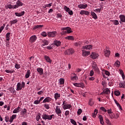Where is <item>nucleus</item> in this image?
Returning <instances> with one entry per match:
<instances>
[{
  "label": "nucleus",
  "instance_id": "nucleus-11",
  "mask_svg": "<svg viewBox=\"0 0 125 125\" xmlns=\"http://www.w3.org/2000/svg\"><path fill=\"white\" fill-rule=\"evenodd\" d=\"M62 108L64 110H67V109H71V108H72V104H66L63 105Z\"/></svg>",
  "mask_w": 125,
  "mask_h": 125
},
{
  "label": "nucleus",
  "instance_id": "nucleus-51",
  "mask_svg": "<svg viewBox=\"0 0 125 125\" xmlns=\"http://www.w3.org/2000/svg\"><path fill=\"white\" fill-rule=\"evenodd\" d=\"M63 9L66 11V12H68L69 11H70V8L67 7L66 6H64L63 7Z\"/></svg>",
  "mask_w": 125,
  "mask_h": 125
},
{
  "label": "nucleus",
  "instance_id": "nucleus-10",
  "mask_svg": "<svg viewBox=\"0 0 125 125\" xmlns=\"http://www.w3.org/2000/svg\"><path fill=\"white\" fill-rule=\"evenodd\" d=\"M92 67L95 72H96V73L99 72V68H98V66H97V65H96V63H94Z\"/></svg>",
  "mask_w": 125,
  "mask_h": 125
},
{
  "label": "nucleus",
  "instance_id": "nucleus-24",
  "mask_svg": "<svg viewBox=\"0 0 125 125\" xmlns=\"http://www.w3.org/2000/svg\"><path fill=\"white\" fill-rule=\"evenodd\" d=\"M44 59L46 60V61L47 62H48V63H51L52 62V61L50 59V58H49V57L46 56V55H45L44 56Z\"/></svg>",
  "mask_w": 125,
  "mask_h": 125
},
{
  "label": "nucleus",
  "instance_id": "nucleus-34",
  "mask_svg": "<svg viewBox=\"0 0 125 125\" xmlns=\"http://www.w3.org/2000/svg\"><path fill=\"white\" fill-rule=\"evenodd\" d=\"M74 75H75V76L73 77H71V81L75 82V81H77L78 80V76H77V75H76V74H74Z\"/></svg>",
  "mask_w": 125,
  "mask_h": 125
},
{
  "label": "nucleus",
  "instance_id": "nucleus-49",
  "mask_svg": "<svg viewBox=\"0 0 125 125\" xmlns=\"http://www.w3.org/2000/svg\"><path fill=\"white\" fill-rule=\"evenodd\" d=\"M88 104L90 106H92L93 105V104H94V103H93V102L92 101V99H90L89 100V103Z\"/></svg>",
  "mask_w": 125,
  "mask_h": 125
},
{
  "label": "nucleus",
  "instance_id": "nucleus-20",
  "mask_svg": "<svg viewBox=\"0 0 125 125\" xmlns=\"http://www.w3.org/2000/svg\"><path fill=\"white\" fill-rule=\"evenodd\" d=\"M60 97H61V95L60 93L57 92L54 94V98L56 101L57 100V99H59Z\"/></svg>",
  "mask_w": 125,
  "mask_h": 125
},
{
  "label": "nucleus",
  "instance_id": "nucleus-1",
  "mask_svg": "<svg viewBox=\"0 0 125 125\" xmlns=\"http://www.w3.org/2000/svg\"><path fill=\"white\" fill-rule=\"evenodd\" d=\"M54 114H52L50 115H48L45 113H43V115H42V117L43 120H48V121H51L53 119H54Z\"/></svg>",
  "mask_w": 125,
  "mask_h": 125
},
{
  "label": "nucleus",
  "instance_id": "nucleus-17",
  "mask_svg": "<svg viewBox=\"0 0 125 125\" xmlns=\"http://www.w3.org/2000/svg\"><path fill=\"white\" fill-rule=\"evenodd\" d=\"M20 109H21V107L18 106L13 111V113L17 114V113H19V112H20Z\"/></svg>",
  "mask_w": 125,
  "mask_h": 125
},
{
  "label": "nucleus",
  "instance_id": "nucleus-14",
  "mask_svg": "<svg viewBox=\"0 0 125 125\" xmlns=\"http://www.w3.org/2000/svg\"><path fill=\"white\" fill-rule=\"evenodd\" d=\"M83 51V54L82 55L83 56H87L90 54V52L89 51H85L84 50H82Z\"/></svg>",
  "mask_w": 125,
  "mask_h": 125
},
{
  "label": "nucleus",
  "instance_id": "nucleus-63",
  "mask_svg": "<svg viewBox=\"0 0 125 125\" xmlns=\"http://www.w3.org/2000/svg\"><path fill=\"white\" fill-rule=\"evenodd\" d=\"M65 116H68V115H70V111L69 110H66L65 112Z\"/></svg>",
  "mask_w": 125,
  "mask_h": 125
},
{
  "label": "nucleus",
  "instance_id": "nucleus-15",
  "mask_svg": "<svg viewBox=\"0 0 125 125\" xmlns=\"http://www.w3.org/2000/svg\"><path fill=\"white\" fill-rule=\"evenodd\" d=\"M15 14L18 17H21V16H23L25 14V11H22L21 13L16 12Z\"/></svg>",
  "mask_w": 125,
  "mask_h": 125
},
{
  "label": "nucleus",
  "instance_id": "nucleus-21",
  "mask_svg": "<svg viewBox=\"0 0 125 125\" xmlns=\"http://www.w3.org/2000/svg\"><path fill=\"white\" fill-rule=\"evenodd\" d=\"M83 49H92V45H88L86 46H83L82 47Z\"/></svg>",
  "mask_w": 125,
  "mask_h": 125
},
{
  "label": "nucleus",
  "instance_id": "nucleus-26",
  "mask_svg": "<svg viewBox=\"0 0 125 125\" xmlns=\"http://www.w3.org/2000/svg\"><path fill=\"white\" fill-rule=\"evenodd\" d=\"M91 57L92 59H96L98 57V55L96 53H92Z\"/></svg>",
  "mask_w": 125,
  "mask_h": 125
},
{
  "label": "nucleus",
  "instance_id": "nucleus-44",
  "mask_svg": "<svg viewBox=\"0 0 125 125\" xmlns=\"http://www.w3.org/2000/svg\"><path fill=\"white\" fill-rule=\"evenodd\" d=\"M114 65L116 66V67H120V65H121V62H120L119 61H116V62H115Z\"/></svg>",
  "mask_w": 125,
  "mask_h": 125
},
{
  "label": "nucleus",
  "instance_id": "nucleus-33",
  "mask_svg": "<svg viewBox=\"0 0 125 125\" xmlns=\"http://www.w3.org/2000/svg\"><path fill=\"white\" fill-rule=\"evenodd\" d=\"M16 118V115L14 114L10 118V120H9V122L10 123H13V120H14V119Z\"/></svg>",
  "mask_w": 125,
  "mask_h": 125
},
{
  "label": "nucleus",
  "instance_id": "nucleus-32",
  "mask_svg": "<svg viewBox=\"0 0 125 125\" xmlns=\"http://www.w3.org/2000/svg\"><path fill=\"white\" fill-rule=\"evenodd\" d=\"M9 90L10 91L11 93H16V90H15V89H14V87H10L9 88Z\"/></svg>",
  "mask_w": 125,
  "mask_h": 125
},
{
  "label": "nucleus",
  "instance_id": "nucleus-25",
  "mask_svg": "<svg viewBox=\"0 0 125 125\" xmlns=\"http://www.w3.org/2000/svg\"><path fill=\"white\" fill-rule=\"evenodd\" d=\"M103 92L104 94H110V93H111V91H110L109 88H106L103 90Z\"/></svg>",
  "mask_w": 125,
  "mask_h": 125
},
{
  "label": "nucleus",
  "instance_id": "nucleus-18",
  "mask_svg": "<svg viewBox=\"0 0 125 125\" xmlns=\"http://www.w3.org/2000/svg\"><path fill=\"white\" fill-rule=\"evenodd\" d=\"M80 14L81 15H83V14H85V15H89V12L85 10H81Z\"/></svg>",
  "mask_w": 125,
  "mask_h": 125
},
{
  "label": "nucleus",
  "instance_id": "nucleus-28",
  "mask_svg": "<svg viewBox=\"0 0 125 125\" xmlns=\"http://www.w3.org/2000/svg\"><path fill=\"white\" fill-rule=\"evenodd\" d=\"M42 46H44L45 45H48V41L46 40H42Z\"/></svg>",
  "mask_w": 125,
  "mask_h": 125
},
{
  "label": "nucleus",
  "instance_id": "nucleus-59",
  "mask_svg": "<svg viewBox=\"0 0 125 125\" xmlns=\"http://www.w3.org/2000/svg\"><path fill=\"white\" fill-rule=\"evenodd\" d=\"M5 72H6V73H8V74H12V73L14 72V70H5Z\"/></svg>",
  "mask_w": 125,
  "mask_h": 125
},
{
  "label": "nucleus",
  "instance_id": "nucleus-52",
  "mask_svg": "<svg viewBox=\"0 0 125 125\" xmlns=\"http://www.w3.org/2000/svg\"><path fill=\"white\" fill-rule=\"evenodd\" d=\"M104 73L105 74V75H106V76H110V73L109 71H107V70H104Z\"/></svg>",
  "mask_w": 125,
  "mask_h": 125
},
{
  "label": "nucleus",
  "instance_id": "nucleus-19",
  "mask_svg": "<svg viewBox=\"0 0 125 125\" xmlns=\"http://www.w3.org/2000/svg\"><path fill=\"white\" fill-rule=\"evenodd\" d=\"M22 89V86L21 85V83H18L17 85V91H19V90H21Z\"/></svg>",
  "mask_w": 125,
  "mask_h": 125
},
{
  "label": "nucleus",
  "instance_id": "nucleus-50",
  "mask_svg": "<svg viewBox=\"0 0 125 125\" xmlns=\"http://www.w3.org/2000/svg\"><path fill=\"white\" fill-rule=\"evenodd\" d=\"M43 106L45 108V109H47V110H48L49 109V105L47 104H44Z\"/></svg>",
  "mask_w": 125,
  "mask_h": 125
},
{
  "label": "nucleus",
  "instance_id": "nucleus-47",
  "mask_svg": "<svg viewBox=\"0 0 125 125\" xmlns=\"http://www.w3.org/2000/svg\"><path fill=\"white\" fill-rule=\"evenodd\" d=\"M14 5H12L11 4H8L7 5V7H8V8H9V9H15V8H14Z\"/></svg>",
  "mask_w": 125,
  "mask_h": 125
},
{
  "label": "nucleus",
  "instance_id": "nucleus-41",
  "mask_svg": "<svg viewBox=\"0 0 125 125\" xmlns=\"http://www.w3.org/2000/svg\"><path fill=\"white\" fill-rule=\"evenodd\" d=\"M59 83H60V84H64V83H65V80H64V79L63 78H61L59 80Z\"/></svg>",
  "mask_w": 125,
  "mask_h": 125
},
{
  "label": "nucleus",
  "instance_id": "nucleus-58",
  "mask_svg": "<svg viewBox=\"0 0 125 125\" xmlns=\"http://www.w3.org/2000/svg\"><path fill=\"white\" fill-rule=\"evenodd\" d=\"M82 113H83V110H82L81 108H79L77 111L78 115H80L82 114Z\"/></svg>",
  "mask_w": 125,
  "mask_h": 125
},
{
  "label": "nucleus",
  "instance_id": "nucleus-4",
  "mask_svg": "<svg viewBox=\"0 0 125 125\" xmlns=\"http://www.w3.org/2000/svg\"><path fill=\"white\" fill-rule=\"evenodd\" d=\"M38 38L37 37V36L36 35H33L32 36L30 39H29V42L30 43H34L36 41Z\"/></svg>",
  "mask_w": 125,
  "mask_h": 125
},
{
  "label": "nucleus",
  "instance_id": "nucleus-64",
  "mask_svg": "<svg viewBox=\"0 0 125 125\" xmlns=\"http://www.w3.org/2000/svg\"><path fill=\"white\" fill-rule=\"evenodd\" d=\"M90 77H92V76H93V75H94V71H93V70H91L90 71Z\"/></svg>",
  "mask_w": 125,
  "mask_h": 125
},
{
  "label": "nucleus",
  "instance_id": "nucleus-31",
  "mask_svg": "<svg viewBox=\"0 0 125 125\" xmlns=\"http://www.w3.org/2000/svg\"><path fill=\"white\" fill-rule=\"evenodd\" d=\"M110 53H111V51H110V50H104V56H105L106 57H108L109 55H110Z\"/></svg>",
  "mask_w": 125,
  "mask_h": 125
},
{
  "label": "nucleus",
  "instance_id": "nucleus-56",
  "mask_svg": "<svg viewBox=\"0 0 125 125\" xmlns=\"http://www.w3.org/2000/svg\"><path fill=\"white\" fill-rule=\"evenodd\" d=\"M5 121L6 123H8V122H9L10 120H9V116H6L5 117Z\"/></svg>",
  "mask_w": 125,
  "mask_h": 125
},
{
  "label": "nucleus",
  "instance_id": "nucleus-46",
  "mask_svg": "<svg viewBox=\"0 0 125 125\" xmlns=\"http://www.w3.org/2000/svg\"><path fill=\"white\" fill-rule=\"evenodd\" d=\"M26 113H27V109L26 108H24L22 110H21V114L22 116H24Z\"/></svg>",
  "mask_w": 125,
  "mask_h": 125
},
{
  "label": "nucleus",
  "instance_id": "nucleus-45",
  "mask_svg": "<svg viewBox=\"0 0 125 125\" xmlns=\"http://www.w3.org/2000/svg\"><path fill=\"white\" fill-rule=\"evenodd\" d=\"M114 94L116 96H120L121 95V92L119 90H116L114 91Z\"/></svg>",
  "mask_w": 125,
  "mask_h": 125
},
{
  "label": "nucleus",
  "instance_id": "nucleus-13",
  "mask_svg": "<svg viewBox=\"0 0 125 125\" xmlns=\"http://www.w3.org/2000/svg\"><path fill=\"white\" fill-rule=\"evenodd\" d=\"M37 71L41 76L43 75V69H42V67L37 68Z\"/></svg>",
  "mask_w": 125,
  "mask_h": 125
},
{
  "label": "nucleus",
  "instance_id": "nucleus-62",
  "mask_svg": "<svg viewBox=\"0 0 125 125\" xmlns=\"http://www.w3.org/2000/svg\"><path fill=\"white\" fill-rule=\"evenodd\" d=\"M100 109L102 110V111L105 112V113H106V112H107V110L106 109H105V107H101L100 108Z\"/></svg>",
  "mask_w": 125,
  "mask_h": 125
},
{
  "label": "nucleus",
  "instance_id": "nucleus-37",
  "mask_svg": "<svg viewBox=\"0 0 125 125\" xmlns=\"http://www.w3.org/2000/svg\"><path fill=\"white\" fill-rule=\"evenodd\" d=\"M66 40H68L69 41H74V37L72 36H68L65 38Z\"/></svg>",
  "mask_w": 125,
  "mask_h": 125
},
{
  "label": "nucleus",
  "instance_id": "nucleus-38",
  "mask_svg": "<svg viewBox=\"0 0 125 125\" xmlns=\"http://www.w3.org/2000/svg\"><path fill=\"white\" fill-rule=\"evenodd\" d=\"M42 27H43V25H37L34 27V30H36V29H41Z\"/></svg>",
  "mask_w": 125,
  "mask_h": 125
},
{
  "label": "nucleus",
  "instance_id": "nucleus-8",
  "mask_svg": "<svg viewBox=\"0 0 125 125\" xmlns=\"http://www.w3.org/2000/svg\"><path fill=\"white\" fill-rule=\"evenodd\" d=\"M23 5V3L22 2H21L20 0H18L16 2V4L14 5V8L16 9V8H18V7H19V6H22Z\"/></svg>",
  "mask_w": 125,
  "mask_h": 125
},
{
  "label": "nucleus",
  "instance_id": "nucleus-43",
  "mask_svg": "<svg viewBox=\"0 0 125 125\" xmlns=\"http://www.w3.org/2000/svg\"><path fill=\"white\" fill-rule=\"evenodd\" d=\"M74 45L75 46H81L82 45V42H78L74 43Z\"/></svg>",
  "mask_w": 125,
  "mask_h": 125
},
{
  "label": "nucleus",
  "instance_id": "nucleus-30",
  "mask_svg": "<svg viewBox=\"0 0 125 125\" xmlns=\"http://www.w3.org/2000/svg\"><path fill=\"white\" fill-rule=\"evenodd\" d=\"M110 22H112L115 25H119L120 24L119 21L117 20H110Z\"/></svg>",
  "mask_w": 125,
  "mask_h": 125
},
{
  "label": "nucleus",
  "instance_id": "nucleus-61",
  "mask_svg": "<svg viewBox=\"0 0 125 125\" xmlns=\"http://www.w3.org/2000/svg\"><path fill=\"white\" fill-rule=\"evenodd\" d=\"M4 26L5 25L3 24V25L0 27V33H1L3 29H4Z\"/></svg>",
  "mask_w": 125,
  "mask_h": 125
},
{
  "label": "nucleus",
  "instance_id": "nucleus-42",
  "mask_svg": "<svg viewBox=\"0 0 125 125\" xmlns=\"http://www.w3.org/2000/svg\"><path fill=\"white\" fill-rule=\"evenodd\" d=\"M120 87H123V88H125V82L123 81V82H121L120 83Z\"/></svg>",
  "mask_w": 125,
  "mask_h": 125
},
{
  "label": "nucleus",
  "instance_id": "nucleus-36",
  "mask_svg": "<svg viewBox=\"0 0 125 125\" xmlns=\"http://www.w3.org/2000/svg\"><path fill=\"white\" fill-rule=\"evenodd\" d=\"M97 113H98V110L95 109L94 110V112L92 114V118H96V115H97Z\"/></svg>",
  "mask_w": 125,
  "mask_h": 125
},
{
  "label": "nucleus",
  "instance_id": "nucleus-9",
  "mask_svg": "<svg viewBox=\"0 0 125 125\" xmlns=\"http://www.w3.org/2000/svg\"><path fill=\"white\" fill-rule=\"evenodd\" d=\"M56 35H57V32L56 31L48 32V36L50 37L53 38L56 37Z\"/></svg>",
  "mask_w": 125,
  "mask_h": 125
},
{
  "label": "nucleus",
  "instance_id": "nucleus-54",
  "mask_svg": "<svg viewBox=\"0 0 125 125\" xmlns=\"http://www.w3.org/2000/svg\"><path fill=\"white\" fill-rule=\"evenodd\" d=\"M110 118L111 119H115V114L113 113V112L112 113H111L109 115Z\"/></svg>",
  "mask_w": 125,
  "mask_h": 125
},
{
  "label": "nucleus",
  "instance_id": "nucleus-23",
  "mask_svg": "<svg viewBox=\"0 0 125 125\" xmlns=\"http://www.w3.org/2000/svg\"><path fill=\"white\" fill-rule=\"evenodd\" d=\"M54 44L56 45V46H60V45H61V42L58 40H55Z\"/></svg>",
  "mask_w": 125,
  "mask_h": 125
},
{
  "label": "nucleus",
  "instance_id": "nucleus-27",
  "mask_svg": "<svg viewBox=\"0 0 125 125\" xmlns=\"http://www.w3.org/2000/svg\"><path fill=\"white\" fill-rule=\"evenodd\" d=\"M91 15L92 16V18L95 19V20H96V19L98 18L97 15H96L94 12H91Z\"/></svg>",
  "mask_w": 125,
  "mask_h": 125
},
{
  "label": "nucleus",
  "instance_id": "nucleus-3",
  "mask_svg": "<svg viewBox=\"0 0 125 125\" xmlns=\"http://www.w3.org/2000/svg\"><path fill=\"white\" fill-rule=\"evenodd\" d=\"M55 111L56 114H57V115H58L59 117L61 118L62 117L61 114H62V110H61L60 107H59V106L58 105H56Z\"/></svg>",
  "mask_w": 125,
  "mask_h": 125
},
{
  "label": "nucleus",
  "instance_id": "nucleus-6",
  "mask_svg": "<svg viewBox=\"0 0 125 125\" xmlns=\"http://www.w3.org/2000/svg\"><path fill=\"white\" fill-rule=\"evenodd\" d=\"M120 23V24H123V23H125V15H120L119 16Z\"/></svg>",
  "mask_w": 125,
  "mask_h": 125
},
{
  "label": "nucleus",
  "instance_id": "nucleus-5",
  "mask_svg": "<svg viewBox=\"0 0 125 125\" xmlns=\"http://www.w3.org/2000/svg\"><path fill=\"white\" fill-rule=\"evenodd\" d=\"M74 49L69 48L65 51V54L66 55H70V54H74Z\"/></svg>",
  "mask_w": 125,
  "mask_h": 125
},
{
  "label": "nucleus",
  "instance_id": "nucleus-12",
  "mask_svg": "<svg viewBox=\"0 0 125 125\" xmlns=\"http://www.w3.org/2000/svg\"><path fill=\"white\" fill-rule=\"evenodd\" d=\"M50 101H51V98L49 97H47L43 100L42 103H48L50 102Z\"/></svg>",
  "mask_w": 125,
  "mask_h": 125
},
{
  "label": "nucleus",
  "instance_id": "nucleus-53",
  "mask_svg": "<svg viewBox=\"0 0 125 125\" xmlns=\"http://www.w3.org/2000/svg\"><path fill=\"white\" fill-rule=\"evenodd\" d=\"M70 123H71L72 125H77V122H76V121L73 119H70Z\"/></svg>",
  "mask_w": 125,
  "mask_h": 125
},
{
  "label": "nucleus",
  "instance_id": "nucleus-29",
  "mask_svg": "<svg viewBox=\"0 0 125 125\" xmlns=\"http://www.w3.org/2000/svg\"><path fill=\"white\" fill-rule=\"evenodd\" d=\"M10 33L8 32L6 34V41H7V42H9L10 41Z\"/></svg>",
  "mask_w": 125,
  "mask_h": 125
},
{
  "label": "nucleus",
  "instance_id": "nucleus-57",
  "mask_svg": "<svg viewBox=\"0 0 125 125\" xmlns=\"http://www.w3.org/2000/svg\"><path fill=\"white\" fill-rule=\"evenodd\" d=\"M15 67L16 69H20V68H21V65L20 64L16 63Z\"/></svg>",
  "mask_w": 125,
  "mask_h": 125
},
{
  "label": "nucleus",
  "instance_id": "nucleus-22",
  "mask_svg": "<svg viewBox=\"0 0 125 125\" xmlns=\"http://www.w3.org/2000/svg\"><path fill=\"white\" fill-rule=\"evenodd\" d=\"M30 75H31V71L30 70V69H28L25 75V79H29V78L30 77Z\"/></svg>",
  "mask_w": 125,
  "mask_h": 125
},
{
  "label": "nucleus",
  "instance_id": "nucleus-55",
  "mask_svg": "<svg viewBox=\"0 0 125 125\" xmlns=\"http://www.w3.org/2000/svg\"><path fill=\"white\" fill-rule=\"evenodd\" d=\"M41 35L42 36V37H47V34H46V32H45V31H43L42 32V33H41Z\"/></svg>",
  "mask_w": 125,
  "mask_h": 125
},
{
  "label": "nucleus",
  "instance_id": "nucleus-7",
  "mask_svg": "<svg viewBox=\"0 0 125 125\" xmlns=\"http://www.w3.org/2000/svg\"><path fill=\"white\" fill-rule=\"evenodd\" d=\"M73 85H74L75 86H77V87H82V88H84L85 86H84V84H83V83H73Z\"/></svg>",
  "mask_w": 125,
  "mask_h": 125
},
{
  "label": "nucleus",
  "instance_id": "nucleus-48",
  "mask_svg": "<svg viewBox=\"0 0 125 125\" xmlns=\"http://www.w3.org/2000/svg\"><path fill=\"white\" fill-rule=\"evenodd\" d=\"M17 22H18V21H17V20L11 21L10 23H11V26H12L13 24H16V23H17Z\"/></svg>",
  "mask_w": 125,
  "mask_h": 125
},
{
  "label": "nucleus",
  "instance_id": "nucleus-16",
  "mask_svg": "<svg viewBox=\"0 0 125 125\" xmlns=\"http://www.w3.org/2000/svg\"><path fill=\"white\" fill-rule=\"evenodd\" d=\"M78 7L81 9H85V8L87 7V4H80L78 5Z\"/></svg>",
  "mask_w": 125,
  "mask_h": 125
},
{
  "label": "nucleus",
  "instance_id": "nucleus-35",
  "mask_svg": "<svg viewBox=\"0 0 125 125\" xmlns=\"http://www.w3.org/2000/svg\"><path fill=\"white\" fill-rule=\"evenodd\" d=\"M99 118L100 119V122L101 125H104V121L103 120V117L102 115L99 116Z\"/></svg>",
  "mask_w": 125,
  "mask_h": 125
},
{
  "label": "nucleus",
  "instance_id": "nucleus-39",
  "mask_svg": "<svg viewBox=\"0 0 125 125\" xmlns=\"http://www.w3.org/2000/svg\"><path fill=\"white\" fill-rule=\"evenodd\" d=\"M36 121H37V122H39V121L41 120V113H38L37 114V115L36 116Z\"/></svg>",
  "mask_w": 125,
  "mask_h": 125
},
{
  "label": "nucleus",
  "instance_id": "nucleus-2",
  "mask_svg": "<svg viewBox=\"0 0 125 125\" xmlns=\"http://www.w3.org/2000/svg\"><path fill=\"white\" fill-rule=\"evenodd\" d=\"M62 30L63 31L62 32L63 34H70L71 33H73L72 29L69 27H62Z\"/></svg>",
  "mask_w": 125,
  "mask_h": 125
},
{
  "label": "nucleus",
  "instance_id": "nucleus-60",
  "mask_svg": "<svg viewBox=\"0 0 125 125\" xmlns=\"http://www.w3.org/2000/svg\"><path fill=\"white\" fill-rule=\"evenodd\" d=\"M40 103H41V102L38 100H37L34 102V104H35V105H38V104H40Z\"/></svg>",
  "mask_w": 125,
  "mask_h": 125
},
{
  "label": "nucleus",
  "instance_id": "nucleus-40",
  "mask_svg": "<svg viewBox=\"0 0 125 125\" xmlns=\"http://www.w3.org/2000/svg\"><path fill=\"white\" fill-rule=\"evenodd\" d=\"M115 103L116 104L117 107L119 108L120 109H122V106H121V104L118 102V101L116 100H114Z\"/></svg>",
  "mask_w": 125,
  "mask_h": 125
}]
</instances>
